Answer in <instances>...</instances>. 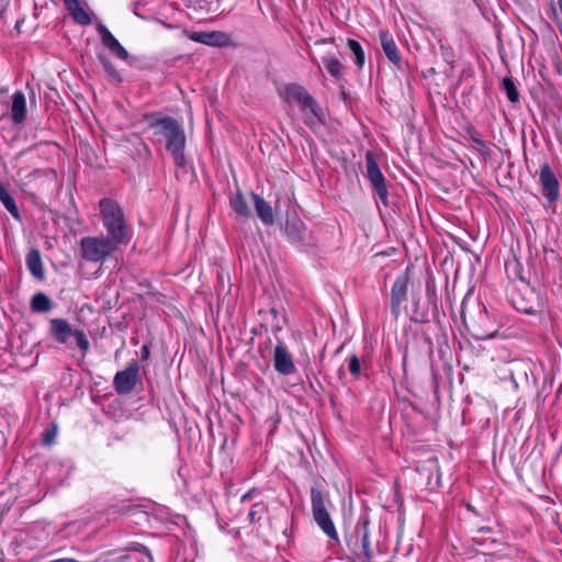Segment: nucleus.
I'll return each mask as SVG.
<instances>
[{"mask_svg":"<svg viewBox=\"0 0 562 562\" xmlns=\"http://www.w3.org/2000/svg\"><path fill=\"white\" fill-rule=\"evenodd\" d=\"M26 265L33 277L36 279L44 278V269L41 254L37 249H32L26 256Z\"/></svg>","mask_w":562,"mask_h":562,"instance_id":"obj_18","label":"nucleus"},{"mask_svg":"<svg viewBox=\"0 0 562 562\" xmlns=\"http://www.w3.org/2000/svg\"><path fill=\"white\" fill-rule=\"evenodd\" d=\"M256 507H258V505H255L254 508L249 512V517H250L251 521L255 520V515H256L255 508Z\"/></svg>","mask_w":562,"mask_h":562,"instance_id":"obj_36","label":"nucleus"},{"mask_svg":"<svg viewBox=\"0 0 562 562\" xmlns=\"http://www.w3.org/2000/svg\"><path fill=\"white\" fill-rule=\"evenodd\" d=\"M347 45L355 57L356 65L361 68L364 64V52L360 45V43L356 40L348 38Z\"/></svg>","mask_w":562,"mask_h":562,"instance_id":"obj_26","label":"nucleus"},{"mask_svg":"<svg viewBox=\"0 0 562 562\" xmlns=\"http://www.w3.org/2000/svg\"><path fill=\"white\" fill-rule=\"evenodd\" d=\"M408 285L407 274H401L396 278L392 286V306L398 308L400 305L406 300Z\"/></svg>","mask_w":562,"mask_h":562,"instance_id":"obj_17","label":"nucleus"},{"mask_svg":"<svg viewBox=\"0 0 562 562\" xmlns=\"http://www.w3.org/2000/svg\"><path fill=\"white\" fill-rule=\"evenodd\" d=\"M32 310L35 312H47L50 310V300L44 293H37L32 297Z\"/></svg>","mask_w":562,"mask_h":562,"instance_id":"obj_23","label":"nucleus"},{"mask_svg":"<svg viewBox=\"0 0 562 562\" xmlns=\"http://www.w3.org/2000/svg\"><path fill=\"white\" fill-rule=\"evenodd\" d=\"M323 64L331 77H334L335 79H339L341 77L344 66L337 58L324 57Z\"/></svg>","mask_w":562,"mask_h":562,"instance_id":"obj_21","label":"nucleus"},{"mask_svg":"<svg viewBox=\"0 0 562 562\" xmlns=\"http://www.w3.org/2000/svg\"><path fill=\"white\" fill-rule=\"evenodd\" d=\"M50 328L57 340L65 344L70 336H75L78 347L83 353L89 350L90 344L82 330H72L70 325L60 318L50 321Z\"/></svg>","mask_w":562,"mask_h":562,"instance_id":"obj_6","label":"nucleus"},{"mask_svg":"<svg viewBox=\"0 0 562 562\" xmlns=\"http://www.w3.org/2000/svg\"><path fill=\"white\" fill-rule=\"evenodd\" d=\"M100 216L108 236L121 244L130 240V227L125 212L121 204L110 198L99 201Z\"/></svg>","mask_w":562,"mask_h":562,"instance_id":"obj_2","label":"nucleus"},{"mask_svg":"<svg viewBox=\"0 0 562 562\" xmlns=\"http://www.w3.org/2000/svg\"><path fill=\"white\" fill-rule=\"evenodd\" d=\"M273 366L277 372L282 375H290L295 372V364L288 349L279 344L274 348Z\"/></svg>","mask_w":562,"mask_h":562,"instance_id":"obj_10","label":"nucleus"},{"mask_svg":"<svg viewBox=\"0 0 562 562\" xmlns=\"http://www.w3.org/2000/svg\"><path fill=\"white\" fill-rule=\"evenodd\" d=\"M64 3L70 13L80 7L78 0H64Z\"/></svg>","mask_w":562,"mask_h":562,"instance_id":"obj_31","label":"nucleus"},{"mask_svg":"<svg viewBox=\"0 0 562 562\" xmlns=\"http://www.w3.org/2000/svg\"><path fill=\"white\" fill-rule=\"evenodd\" d=\"M502 89L505 91L508 100L512 103H516L519 101V92L512 78L505 77L502 80Z\"/></svg>","mask_w":562,"mask_h":562,"instance_id":"obj_25","label":"nucleus"},{"mask_svg":"<svg viewBox=\"0 0 562 562\" xmlns=\"http://www.w3.org/2000/svg\"><path fill=\"white\" fill-rule=\"evenodd\" d=\"M0 201L13 217L19 218L18 206L2 183H0Z\"/></svg>","mask_w":562,"mask_h":562,"instance_id":"obj_20","label":"nucleus"},{"mask_svg":"<svg viewBox=\"0 0 562 562\" xmlns=\"http://www.w3.org/2000/svg\"><path fill=\"white\" fill-rule=\"evenodd\" d=\"M285 99L289 102H295L300 105L301 110L306 113L307 122L313 119L321 120L319 108L314 98L300 85H289L285 87Z\"/></svg>","mask_w":562,"mask_h":562,"instance_id":"obj_5","label":"nucleus"},{"mask_svg":"<svg viewBox=\"0 0 562 562\" xmlns=\"http://www.w3.org/2000/svg\"><path fill=\"white\" fill-rule=\"evenodd\" d=\"M142 352H143V359H147L148 356H149V349L147 346H143L142 348Z\"/></svg>","mask_w":562,"mask_h":562,"instance_id":"obj_35","label":"nucleus"},{"mask_svg":"<svg viewBox=\"0 0 562 562\" xmlns=\"http://www.w3.org/2000/svg\"><path fill=\"white\" fill-rule=\"evenodd\" d=\"M54 436H55V434L53 431H48V430L45 431V434H44V442L46 445L52 443L53 440H54Z\"/></svg>","mask_w":562,"mask_h":562,"instance_id":"obj_33","label":"nucleus"},{"mask_svg":"<svg viewBox=\"0 0 562 562\" xmlns=\"http://www.w3.org/2000/svg\"><path fill=\"white\" fill-rule=\"evenodd\" d=\"M367 178L384 205L387 204V188L372 151L366 154Z\"/></svg>","mask_w":562,"mask_h":562,"instance_id":"obj_7","label":"nucleus"},{"mask_svg":"<svg viewBox=\"0 0 562 562\" xmlns=\"http://www.w3.org/2000/svg\"><path fill=\"white\" fill-rule=\"evenodd\" d=\"M139 381V367L136 361L128 363L125 370L119 371L113 380L114 390L120 395L130 394Z\"/></svg>","mask_w":562,"mask_h":562,"instance_id":"obj_8","label":"nucleus"},{"mask_svg":"<svg viewBox=\"0 0 562 562\" xmlns=\"http://www.w3.org/2000/svg\"><path fill=\"white\" fill-rule=\"evenodd\" d=\"M348 369H349V372L353 376H356V378L359 376L360 371H361V363H360V359L356 355L350 357Z\"/></svg>","mask_w":562,"mask_h":562,"instance_id":"obj_29","label":"nucleus"},{"mask_svg":"<svg viewBox=\"0 0 562 562\" xmlns=\"http://www.w3.org/2000/svg\"><path fill=\"white\" fill-rule=\"evenodd\" d=\"M97 31L101 37L102 44L108 47L111 53L122 60H126L128 58V52L121 45L105 25L98 23Z\"/></svg>","mask_w":562,"mask_h":562,"instance_id":"obj_11","label":"nucleus"},{"mask_svg":"<svg viewBox=\"0 0 562 562\" xmlns=\"http://www.w3.org/2000/svg\"><path fill=\"white\" fill-rule=\"evenodd\" d=\"M70 14L72 19L80 25H89L91 23L89 13L81 5Z\"/></svg>","mask_w":562,"mask_h":562,"instance_id":"obj_28","label":"nucleus"},{"mask_svg":"<svg viewBox=\"0 0 562 562\" xmlns=\"http://www.w3.org/2000/svg\"><path fill=\"white\" fill-rule=\"evenodd\" d=\"M369 521L364 520L361 527L357 528V532L361 533V547L360 551L357 553V562H373V550L371 548V542L369 538L368 531Z\"/></svg>","mask_w":562,"mask_h":562,"instance_id":"obj_15","label":"nucleus"},{"mask_svg":"<svg viewBox=\"0 0 562 562\" xmlns=\"http://www.w3.org/2000/svg\"><path fill=\"white\" fill-rule=\"evenodd\" d=\"M123 550H124V553H127L128 551H137V552L143 553L147 558V561H142V562H154V559H153V555H151L149 549L142 543L132 542L131 544H128V547L124 548Z\"/></svg>","mask_w":562,"mask_h":562,"instance_id":"obj_27","label":"nucleus"},{"mask_svg":"<svg viewBox=\"0 0 562 562\" xmlns=\"http://www.w3.org/2000/svg\"><path fill=\"white\" fill-rule=\"evenodd\" d=\"M231 205L233 210L240 216H249L250 211L248 209L247 202L243 196L241 192H237L235 196L231 200Z\"/></svg>","mask_w":562,"mask_h":562,"instance_id":"obj_22","label":"nucleus"},{"mask_svg":"<svg viewBox=\"0 0 562 562\" xmlns=\"http://www.w3.org/2000/svg\"><path fill=\"white\" fill-rule=\"evenodd\" d=\"M64 3L70 13L80 7L78 0H64Z\"/></svg>","mask_w":562,"mask_h":562,"instance_id":"obj_32","label":"nucleus"},{"mask_svg":"<svg viewBox=\"0 0 562 562\" xmlns=\"http://www.w3.org/2000/svg\"><path fill=\"white\" fill-rule=\"evenodd\" d=\"M539 180L543 195L549 202H555L560 196L559 181L548 164L541 166Z\"/></svg>","mask_w":562,"mask_h":562,"instance_id":"obj_9","label":"nucleus"},{"mask_svg":"<svg viewBox=\"0 0 562 562\" xmlns=\"http://www.w3.org/2000/svg\"><path fill=\"white\" fill-rule=\"evenodd\" d=\"M326 499L327 496L321 488L312 487L311 502L314 520L328 538L338 540L336 527L326 508Z\"/></svg>","mask_w":562,"mask_h":562,"instance_id":"obj_4","label":"nucleus"},{"mask_svg":"<svg viewBox=\"0 0 562 562\" xmlns=\"http://www.w3.org/2000/svg\"><path fill=\"white\" fill-rule=\"evenodd\" d=\"M98 59L103 66L106 74L116 82H121V74L116 70L113 63L110 60V58L105 54H99Z\"/></svg>","mask_w":562,"mask_h":562,"instance_id":"obj_24","label":"nucleus"},{"mask_svg":"<svg viewBox=\"0 0 562 562\" xmlns=\"http://www.w3.org/2000/svg\"><path fill=\"white\" fill-rule=\"evenodd\" d=\"M11 119L15 125L22 124L26 119V99L22 91H16L12 95Z\"/></svg>","mask_w":562,"mask_h":562,"instance_id":"obj_14","label":"nucleus"},{"mask_svg":"<svg viewBox=\"0 0 562 562\" xmlns=\"http://www.w3.org/2000/svg\"><path fill=\"white\" fill-rule=\"evenodd\" d=\"M512 302H513L514 306L519 311H522L525 313L532 312V306L529 305L528 302H525V300H522L521 302L518 301L515 296V293H512Z\"/></svg>","mask_w":562,"mask_h":562,"instance_id":"obj_30","label":"nucleus"},{"mask_svg":"<svg viewBox=\"0 0 562 562\" xmlns=\"http://www.w3.org/2000/svg\"><path fill=\"white\" fill-rule=\"evenodd\" d=\"M121 243L106 237H83L80 240L82 258L91 262L104 261Z\"/></svg>","mask_w":562,"mask_h":562,"instance_id":"obj_3","label":"nucleus"},{"mask_svg":"<svg viewBox=\"0 0 562 562\" xmlns=\"http://www.w3.org/2000/svg\"><path fill=\"white\" fill-rule=\"evenodd\" d=\"M254 206L256 209L258 217L265 225H273L274 215L271 205L260 195L251 193Z\"/></svg>","mask_w":562,"mask_h":562,"instance_id":"obj_16","label":"nucleus"},{"mask_svg":"<svg viewBox=\"0 0 562 562\" xmlns=\"http://www.w3.org/2000/svg\"><path fill=\"white\" fill-rule=\"evenodd\" d=\"M149 128L158 142H165L177 166L184 165L186 134L183 127L173 117H149Z\"/></svg>","mask_w":562,"mask_h":562,"instance_id":"obj_1","label":"nucleus"},{"mask_svg":"<svg viewBox=\"0 0 562 562\" xmlns=\"http://www.w3.org/2000/svg\"><path fill=\"white\" fill-rule=\"evenodd\" d=\"M285 234L292 241H300L302 239L304 224L299 218H288L284 226Z\"/></svg>","mask_w":562,"mask_h":562,"instance_id":"obj_19","label":"nucleus"},{"mask_svg":"<svg viewBox=\"0 0 562 562\" xmlns=\"http://www.w3.org/2000/svg\"><path fill=\"white\" fill-rule=\"evenodd\" d=\"M379 37H380L382 49H383L385 56L387 57V59L393 65H395L396 67L400 68L402 58H401L400 50L397 49V46H396L391 33L387 30H381Z\"/></svg>","mask_w":562,"mask_h":562,"instance_id":"obj_13","label":"nucleus"},{"mask_svg":"<svg viewBox=\"0 0 562 562\" xmlns=\"http://www.w3.org/2000/svg\"><path fill=\"white\" fill-rule=\"evenodd\" d=\"M190 37L194 42L202 43L209 46L224 47L229 45L231 43L229 35L221 31L194 32Z\"/></svg>","mask_w":562,"mask_h":562,"instance_id":"obj_12","label":"nucleus"},{"mask_svg":"<svg viewBox=\"0 0 562 562\" xmlns=\"http://www.w3.org/2000/svg\"><path fill=\"white\" fill-rule=\"evenodd\" d=\"M471 138L477 145L484 146V142L481 139V137L477 134L471 135Z\"/></svg>","mask_w":562,"mask_h":562,"instance_id":"obj_34","label":"nucleus"}]
</instances>
